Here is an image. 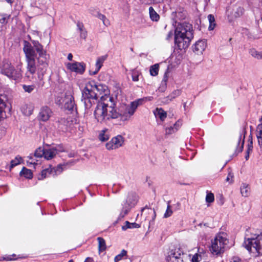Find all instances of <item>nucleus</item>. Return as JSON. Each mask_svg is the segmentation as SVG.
<instances>
[{
	"mask_svg": "<svg viewBox=\"0 0 262 262\" xmlns=\"http://www.w3.org/2000/svg\"><path fill=\"white\" fill-rule=\"evenodd\" d=\"M63 166L61 164H59L56 167H52L53 173L54 172L55 175L60 173L63 170Z\"/></svg>",
	"mask_w": 262,
	"mask_h": 262,
	"instance_id": "45",
	"label": "nucleus"
},
{
	"mask_svg": "<svg viewBox=\"0 0 262 262\" xmlns=\"http://www.w3.org/2000/svg\"><path fill=\"white\" fill-rule=\"evenodd\" d=\"M106 129L101 130L99 135V139L102 142H105L109 139V136L105 134Z\"/></svg>",
	"mask_w": 262,
	"mask_h": 262,
	"instance_id": "39",
	"label": "nucleus"
},
{
	"mask_svg": "<svg viewBox=\"0 0 262 262\" xmlns=\"http://www.w3.org/2000/svg\"><path fill=\"white\" fill-rule=\"evenodd\" d=\"M6 98L4 96H0V119L4 118L6 117V113L4 109L6 107Z\"/></svg>",
	"mask_w": 262,
	"mask_h": 262,
	"instance_id": "24",
	"label": "nucleus"
},
{
	"mask_svg": "<svg viewBox=\"0 0 262 262\" xmlns=\"http://www.w3.org/2000/svg\"><path fill=\"white\" fill-rule=\"evenodd\" d=\"M215 239L217 240L219 245H221L224 249L225 248V246L228 243V240L226 237V235L224 233H219L216 236Z\"/></svg>",
	"mask_w": 262,
	"mask_h": 262,
	"instance_id": "22",
	"label": "nucleus"
},
{
	"mask_svg": "<svg viewBox=\"0 0 262 262\" xmlns=\"http://www.w3.org/2000/svg\"><path fill=\"white\" fill-rule=\"evenodd\" d=\"M153 3L154 4H159L164 2V0H152Z\"/></svg>",
	"mask_w": 262,
	"mask_h": 262,
	"instance_id": "63",
	"label": "nucleus"
},
{
	"mask_svg": "<svg viewBox=\"0 0 262 262\" xmlns=\"http://www.w3.org/2000/svg\"><path fill=\"white\" fill-rule=\"evenodd\" d=\"M33 46L27 41H25L24 47L23 48L24 52L26 48H30L36 54H38V58H47V51L43 49V46L37 40H31Z\"/></svg>",
	"mask_w": 262,
	"mask_h": 262,
	"instance_id": "9",
	"label": "nucleus"
},
{
	"mask_svg": "<svg viewBox=\"0 0 262 262\" xmlns=\"http://www.w3.org/2000/svg\"><path fill=\"white\" fill-rule=\"evenodd\" d=\"M95 16L99 18L100 19L102 20L103 21V24L106 26H107L109 24V20L106 18L105 16L101 13H100L99 12H97L96 15H95Z\"/></svg>",
	"mask_w": 262,
	"mask_h": 262,
	"instance_id": "37",
	"label": "nucleus"
},
{
	"mask_svg": "<svg viewBox=\"0 0 262 262\" xmlns=\"http://www.w3.org/2000/svg\"><path fill=\"white\" fill-rule=\"evenodd\" d=\"M54 149H56V151L57 152V154L58 152H63L64 151L63 147L62 145H58L56 147H54Z\"/></svg>",
	"mask_w": 262,
	"mask_h": 262,
	"instance_id": "54",
	"label": "nucleus"
},
{
	"mask_svg": "<svg viewBox=\"0 0 262 262\" xmlns=\"http://www.w3.org/2000/svg\"><path fill=\"white\" fill-rule=\"evenodd\" d=\"M206 47V40H199L192 46V50L195 54H200L203 53Z\"/></svg>",
	"mask_w": 262,
	"mask_h": 262,
	"instance_id": "16",
	"label": "nucleus"
},
{
	"mask_svg": "<svg viewBox=\"0 0 262 262\" xmlns=\"http://www.w3.org/2000/svg\"><path fill=\"white\" fill-rule=\"evenodd\" d=\"M139 74L138 71H133L132 73V80L134 81H138L139 80Z\"/></svg>",
	"mask_w": 262,
	"mask_h": 262,
	"instance_id": "50",
	"label": "nucleus"
},
{
	"mask_svg": "<svg viewBox=\"0 0 262 262\" xmlns=\"http://www.w3.org/2000/svg\"><path fill=\"white\" fill-rule=\"evenodd\" d=\"M253 149V142H248V148L247 150L249 151H252Z\"/></svg>",
	"mask_w": 262,
	"mask_h": 262,
	"instance_id": "59",
	"label": "nucleus"
},
{
	"mask_svg": "<svg viewBox=\"0 0 262 262\" xmlns=\"http://www.w3.org/2000/svg\"><path fill=\"white\" fill-rule=\"evenodd\" d=\"M251 151H249L248 150H247L246 151V156H245V159L246 160H248L249 158V154H250V152Z\"/></svg>",
	"mask_w": 262,
	"mask_h": 262,
	"instance_id": "61",
	"label": "nucleus"
},
{
	"mask_svg": "<svg viewBox=\"0 0 262 262\" xmlns=\"http://www.w3.org/2000/svg\"><path fill=\"white\" fill-rule=\"evenodd\" d=\"M169 202L168 203L167 209L166 210L165 213L164 214V217L165 218L170 216L172 213V211L170 208V206L169 204Z\"/></svg>",
	"mask_w": 262,
	"mask_h": 262,
	"instance_id": "46",
	"label": "nucleus"
},
{
	"mask_svg": "<svg viewBox=\"0 0 262 262\" xmlns=\"http://www.w3.org/2000/svg\"><path fill=\"white\" fill-rule=\"evenodd\" d=\"M156 111L155 115L158 116L161 121H164L167 117V113L162 108H157Z\"/></svg>",
	"mask_w": 262,
	"mask_h": 262,
	"instance_id": "30",
	"label": "nucleus"
},
{
	"mask_svg": "<svg viewBox=\"0 0 262 262\" xmlns=\"http://www.w3.org/2000/svg\"><path fill=\"white\" fill-rule=\"evenodd\" d=\"M18 258H11V255H5L2 257L3 260L6 261L15 260Z\"/></svg>",
	"mask_w": 262,
	"mask_h": 262,
	"instance_id": "52",
	"label": "nucleus"
},
{
	"mask_svg": "<svg viewBox=\"0 0 262 262\" xmlns=\"http://www.w3.org/2000/svg\"><path fill=\"white\" fill-rule=\"evenodd\" d=\"M124 143V138L121 135L114 137L111 141L106 144V148L108 150L118 148L122 146Z\"/></svg>",
	"mask_w": 262,
	"mask_h": 262,
	"instance_id": "11",
	"label": "nucleus"
},
{
	"mask_svg": "<svg viewBox=\"0 0 262 262\" xmlns=\"http://www.w3.org/2000/svg\"><path fill=\"white\" fill-rule=\"evenodd\" d=\"M127 254V251L123 249L121 253L116 255L114 258L115 262H118L120 260L122 257Z\"/></svg>",
	"mask_w": 262,
	"mask_h": 262,
	"instance_id": "44",
	"label": "nucleus"
},
{
	"mask_svg": "<svg viewBox=\"0 0 262 262\" xmlns=\"http://www.w3.org/2000/svg\"><path fill=\"white\" fill-rule=\"evenodd\" d=\"M25 54L27 71L31 75L36 72L38 79L40 81L42 80L49 66L47 58H38L36 53L30 48L25 49Z\"/></svg>",
	"mask_w": 262,
	"mask_h": 262,
	"instance_id": "1",
	"label": "nucleus"
},
{
	"mask_svg": "<svg viewBox=\"0 0 262 262\" xmlns=\"http://www.w3.org/2000/svg\"><path fill=\"white\" fill-rule=\"evenodd\" d=\"M73 55L71 53H69L68 55V59L70 61L72 60Z\"/></svg>",
	"mask_w": 262,
	"mask_h": 262,
	"instance_id": "64",
	"label": "nucleus"
},
{
	"mask_svg": "<svg viewBox=\"0 0 262 262\" xmlns=\"http://www.w3.org/2000/svg\"><path fill=\"white\" fill-rule=\"evenodd\" d=\"M250 53L253 57L256 58L258 59L262 58V54L254 49H251Z\"/></svg>",
	"mask_w": 262,
	"mask_h": 262,
	"instance_id": "41",
	"label": "nucleus"
},
{
	"mask_svg": "<svg viewBox=\"0 0 262 262\" xmlns=\"http://www.w3.org/2000/svg\"><path fill=\"white\" fill-rule=\"evenodd\" d=\"M174 128L173 127L170 126L169 128L166 129V133L167 134H171L172 132H174Z\"/></svg>",
	"mask_w": 262,
	"mask_h": 262,
	"instance_id": "58",
	"label": "nucleus"
},
{
	"mask_svg": "<svg viewBox=\"0 0 262 262\" xmlns=\"http://www.w3.org/2000/svg\"><path fill=\"white\" fill-rule=\"evenodd\" d=\"M10 15L5 13L0 14V23L2 24H6L9 19Z\"/></svg>",
	"mask_w": 262,
	"mask_h": 262,
	"instance_id": "40",
	"label": "nucleus"
},
{
	"mask_svg": "<svg viewBox=\"0 0 262 262\" xmlns=\"http://www.w3.org/2000/svg\"><path fill=\"white\" fill-rule=\"evenodd\" d=\"M106 59L105 56H101L99 57L96 61V69L94 71H93L92 70H90L89 73L91 75H94L98 73L99 70L102 66V64L104 62V61Z\"/></svg>",
	"mask_w": 262,
	"mask_h": 262,
	"instance_id": "19",
	"label": "nucleus"
},
{
	"mask_svg": "<svg viewBox=\"0 0 262 262\" xmlns=\"http://www.w3.org/2000/svg\"><path fill=\"white\" fill-rule=\"evenodd\" d=\"M208 19L209 22L208 30L210 31L213 30L216 26L214 16L212 14H209L208 15Z\"/></svg>",
	"mask_w": 262,
	"mask_h": 262,
	"instance_id": "35",
	"label": "nucleus"
},
{
	"mask_svg": "<svg viewBox=\"0 0 262 262\" xmlns=\"http://www.w3.org/2000/svg\"><path fill=\"white\" fill-rule=\"evenodd\" d=\"M172 36H173V32H172V31H170L168 32V33L167 35L166 39H170V38H171Z\"/></svg>",
	"mask_w": 262,
	"mask_h": 262,
	"instance_id": "60",
	"label": "nucleus"
},
{
	"mask_svg": "<svg viewBox=\"0 0 262 262\" xmlns=\"http://www.w3.org/2000/svg\"><path fill=\"white\" fill-rule=\"evenodd\" d=\"M21 159H22L21 157L19 156H16L15 159L12 160L11 161L10 168H13L14 166L19 164L20 163Z\"/></svg>",
	"mask_w": 262,
	"mask_h": 262,
	"instance_id": "42",
	"label": "nucleus"
},
{
	"mask_svg": "<svg viewBox=\"0 0 262 262\" xmlns=\"http://www.w3.org/2000/svg\"><path fill=\"white\" fill-rule=\"evenodd\" d=\"M84 262H94V259L91 257H87Z\"/></svg>",
	"mask_w": 262,
	"mask_h": 262,
	"instance_id": "62",
	"label": "nucleus"
},
{
	"mask_svg": "<svg viewBox=\"0 0 262 262\" xmlns=\"http://www.w3.org/2000/svg\"><path fill=\"white\" fill-rule=\"evenodd\" d=\"M67 68L72 72L82 74L85 70V64L83 62H75L74 63H68Z\"/></svg>",
	"mask_w": 262,
	"mask_h": 262,
	"instance_id": "13",
	"label": "nucleus"
},
{
	"mask_svg": "<svg viewBox=\"0 0 262 262\" xmlns=\"http://www.w3.org/2000/svg\"><path fill=\"white\" fill-rule=\"evenodd\" d=\"M199 257H201V255L198 254H195L192 256L191 262H199L200 261L199 259Z\"/></svg>",
	"mask_w": 262,
	"mask_h": 262,
	"instance_id": "53",
	"label": "nucleus"
},
{
	"mask_svg": "<svg viewBox=\"0 0 262 262\" xmlns=\"http://www.w3.org/2000/svg\"><path fill=\"white\" fill-rule=\"evenodd\" d=\"M214 194L210 192V193H207V194L206 195V201L207 202V203H212L214 201Z\"/></svg>",
	"mask_w": 262,
	"mask_h": 262,
	"instance_id": "47",
	"label": "nucleus"
},
{
	"mask_svg": "<svg viewBox=\"0 0 262 262\" xmlns=\"http://www.w3.org/2000/svg\"><path fill=\"white\" fill-rule=\"evenodd\" d=\"M193 38L192 25L189 23H179L174 30V43L179 50L187 48Z\"/></svg>",
	"mask_w": 262,
	"mask_h": 262,
	"instance_id": "2",
	"label": "nucleus"
},
{
	"mask_svg": "<svg viewBox=\"0 0 262 262\" xmlns=\"http://www.w3.org/2000/svg\"><path fill=\"white\" fill-rule=\"evenodd\" d=\"M244 12V9L238 5H234L229 6L226 10V15L229 23L241 16Z\"/></svg>",
	"mask_w": 262,
	"mask_h": 262,
	"instance_id": "10",
	"label": "nucleus"
},
{
	"mask_svg": "<svg viewBox=\"0 0 262 262\" xmlns=\"http://www.w3.org/2000/svg\"><path fill=\"white\" fill-rule=\"evenodd\" d=\"M20 176H24L27 179H31L33 178V173L30 169L24 167L19 173Z\"/></svg>",
	"mask_w": 262,
	"mask_h": 262,
	"instance_id": "28",
	"label": "nucleus"
},
{
	"mask_svg": "<svg viewBox=\"0 0 262 262\" xmlns=\"http://www.w3.org/2000/svg\"><path fill=\"white\" fill-rule=\"evenodd\" d=\"M241 192L243 196H248L250 193V187L248 184H243L241 187Z\"/></svg>",
	"mask_w": 262,
	"mask_h": 262,
	"instance_id": "33",
	"label": "nucleus"
},
{
	"mask_svg": "<svg viewBox=\"0 0 262 262\" xmlns=\"http://www.w3.org/2000/svg\"><path fill=\"white\" fill-rule=\"evenodd\" d=\"M56 154L57 152L54 148L45 149L43 157L49 160L53 158Z\"/></svg>",
	"mask_w": 262,
	"mask_h": 262,
	"instance_id": "25",
	"label": "nucleus"
},
{
	"mask_svg": "<svg viewBox=\"0 0 262 262\" xmlns=\"http://www.w3.org/2000/svg\"><path fill=\"white\" fill-rule=\"evenodd\" d=\"M77 27L80 33V37L82 38L85 39L87 36V32L84 28V25L82 23L78 21Z\"/></svg>",
	"mask_w": 262,
	"mask_h": 262,
	"instance_id": "29",
	"label": "nucleus"
},
{
	"mask_svg": "<svg viewBox=\"0 0 262 262\" xmlns=\"http://www.w3.org/2000/svg\"><path fill=\"white\" fill-rule=\"evenodd\" d=\"M256 136H262V124H258L256 128Z\"/></svg>",
	"mask_w": 262,
	"mask_h": 262,
	"instance_id": "51",
	"label": "nucleus"
},
{
	"mask_svg": "<svg viewBox=\"0 0 262 262\" xmlns=\"http://www.w3.org/2000/svg\"><path fill=\"white\" fill-rule=\"evenodd\" d=\"M2 74L15 80H18L22 77V71L20 68L15 69L8 60H4L1 67Z\"/></svg>",
	"mask_w": 262,
	"mask_h": 262,
	"instance_id": "6",
	"label": "nucleus"
},
{
	"mask_svg": "<svg viewBox=\"0 0 262 262\" xmlns=\"http://www.w3.org/2000/svg\"><path fill=\"white\" fill-rule=\"evenodd\" d=\"M230 262H242L241 259L237 256H233Z\"/></svg>",
	"mask_w": 262,
	"mask_h": 262,
	"instance_id": "57",
	"label": "nucleus"
},
{
	"mask_svg": "<svg viewBox=\"0 0 262 262\" xmlns=\"http://www.w3.org/2000/svg\"><path fill=\"white\" fill-rule=\"evenodd\" d=\"M149 13L150 18L152 21H157L159 20L160 16L156 12L153 7H150L149 8Z\"/></svg>",
	"mask_w": 262,
	"mask_h": 262,
	"instance_id": "31",
	"label": "nucleus"
},
{
	"mask_svg": "<svg viewBox=\"0 0 262 262\" xmlns=\"http://www.w3.org/2000/svg\"><path fill=\"white\" fill-rule=\"evenodd\" d=\"M142 100L138 99L131 102L129 105L122 104L118 108V118L121 120L126 121L133 116L138 106L142 103Z\"/></svg>",
	"mask_w": 262,
	"mask_h": 262,
	"instance_id": "4",
	"label": "nucleus"
},
{
	"mask_svg": "<svg viewBox=\"0 0 262 262\" xmlns=\"http://www.w3.org/2000/svg\"><path fill=\"white\" fill-rule=\"evenodd\" d=\"M168 74H169V68H167L166 71H165L162 82H164L165 85H166V82L168 80Z\"/></svg>",
	"mask_w": 262,
	"mask_h": 262,
	"instance_id": "49",
	"label": "nucleus"
},
{
	"mask_svg": "<svg viewBox=\"0 0 262 262\" xmlns=\"http://www.w3.org/2000/svg\"><path fill=\"white\" fill-rule=\"evenodd\" d=\"M138 196L135 192L128 193L126 201L122 204V207L119 214L118 220L123 219L130 211L131 208L137 203Z\"/></svg>",
	"mask_w": 262,
	"mask_h": 262,
	"instance_id": "7",
	"label": "nucleus"
},
{
	"mask_svg": "<svg viewBox=\"0 0 262 262\" xmlns=\"http://www.w3.org/2000/svg\"><path fill=\"white\" fill-rule=\"evenodd\" d=\"M181 91L180 90H176L173 91L169 96L163 98L162 102L164 103H168L172 99L180 95Z\"/></svg>",
	"mask_w": 262,
	"mask_h": 262,
	"instance_id": "23",
	"label": "nucleus"
},
{
	"mask_svg": "<svg viewBox=\"0 0 262 262\" xmlns=\"http://www.w3.org/2000/svg\"><path fill=\"white\" fill-rule=\"evenodd\" d=\"M64 108L68 111H73L74 108L76 110L74 98L71 96L69 98H66L64 100Z\"/></svg>",
	"mask_w": 262,
	"mask_h": 262,
	"instance_id": "18",
	"label": "nucleus"
},
{
	"mask_svg": "<svg viewBox=\"0 0 262 262\" xmlns=\"http://www.w3.org/2000/svg\"><path fill=\"white\" fill-rule=\"evenodd\" d=\"M172 14L173 15L178 19L183 20L186 18L187 13L184 8H179L177 9L176 11L172 12Z\"/></svg>",
	"mask_w": 262,
	"mask_h": 262,
	"instance_id": "20",
	"label": "nucleus"
},
{
	"mask_svg": "<svg viewBox=\"0 0 262 262\" xmlns=\"http://www.w3.org/2000/svg\"><path fill=\"white\" fill-rule=\"evenodd\" d=\"M52 114L53 112L49 107L43 106L40 110L38 115V119L40 121L46 122L50 119Z\"/></svg>",
	"mask_w": 262,
	"mask_h": 262,
	"instance_id": "15",
	"label": "nucleus"
},
{
	"mask_svg": "<svg viewBox=\"0 0 262 262\" xmlns=\"http://www.w3.org/2000/svg\"><path fill=\"white\" fill-rule=\"evenodd\" d=\"M258 141V144L261 149H262V136H256Z\"/></svg>",
	"mask_w": 262,
	"mask_h": 262,
	"instance_id": "56",
	"label": "nucleus"
},
{
	"mask_svg": "<svg viewBox=\"0 0 262 262\" xmlns=\"http://www.w3.org/2000/svg\"><path fill=\"white\" fill-rule=\"evenodd\" d=\"M97 100V94L93 90L91 80L85 83L84 88L82 90L81 101L83 102L85 108L89 109Z\"/></svg>",
	"mask_w": 262,
	"mask_h": 262,
	"instance_id": "5",
	"label": "nucleus"
},
{
	"mask_svg": "<svg viewBox=\"0 0 262 262\" xmlns=\"http://www.w3.org/2000/svg\"><path fill=\"white\" fill-rule=\"evenodd\" d=\"M97 240L99 243L98 248L99 252L105 251L106 248L105 240L101 237H98Z\"/></svg>",
	"mask_w": 262,
	"mask_h": 262,
	"instance_id": "34",
	"label": "nucleus"
},
{
	"mask_svg": "<svg viewBox=\"0 0 262 262\" xmlns=\"http://www.w3.org/2000/svg\"><path fill=\"white\" fill-rule=\"evenodd\" d=\"M139 227H140V225L136 223H129L128 221H126L125 225L122 227V229L126 230L129 228H139Z\"/></svg>",
	"mask_w": 262,
	"mask_h": 262,
	"instance_id": "32",
	"label": "nucleus"
},
{
	"mask_svg": "<svg viewBox=\"0 0 262 262\" xmlns=\"http://www.w3.org/2000/svg\"><path fill=\"white\" fill-rule=\"evenodd\" d=\"M53 173L52 167L51 165L49 166V168L43 169L41 173L39 175L38 177V179L39 180H42L46 178L48 174H50Z\"/></svg>",
	"mask_w": 262,
	"mask_h": 262,
	"instance_id": "27",
	"label": "nucleus"
},
{
	"mask_svg": "<svg viewBox=\"0 0 262 262\" xmlns=\"http://www.w3.org/2000/svg\"><path fill=\"white\" fill-rule=\"evenodd\" d=\"M182 125V121L181 120H178L177 122H176L174 125L173 127L174 129L177 130L178 128Z\"/></svg>",
	"mask_w": 262,
	"mask_h": 262,
	"instance_id": "55",
	"label": "nucleus"
},
{
	"mask_svg": "<svg viewBox=\"0 0 262 262\" xmlns=\"http://www.w3.org/2000/svg\"><path fill=\"white\" fill-rule=\"evenodd\" d=\"M107 97L111 104L99 101L94 113L95 119L101 123L110 119L118 118V108L114 103L113 98Z\"/></svg>",
	"mask_w": 262,
	"mask_h": 262,
	"instance_id": "3",
	"label": "nucleus"
},
{
	"mask_svg": "<svg viewBox=\"0 0 262 262\" xmlns=\"http://www.w3.org/2000/svg\"><path fill=\"white\" fill-rule=\"evenodd\" d=\"M211 250L212 252L215 253L216 254H221L224 252V248L221 245H219L217 240L215 238L212 242Z\"/></svg>",
	"mask_w": 262,
	"mask_h": 262,
	"instance_id": "21",
	"label": "nucleus"
},
{
	"mask_svg": "<svg viewBox=\"0 0 262 262\" xmlns=\"http://www.w3.org/2000/svg\"><path fill=\"white\" fill-rule=\"evenodd\" d=\"M159 69V64L158 63L155 64L150 67V74L152 76H156L158 74Z\"/></svg>",
	"mask_w": 262,
	"mask_h": 262,
	"instance_id": "36",
	"label": "nucleus"
},
{
	"mask_svg": "<svg viewBox=\"0 0 262 262\" xmlns=\"http://www.w3.org/2000/svg\"><path fill=\"white\" fill-rule=\"evenodd\" d=\"M35 86L34 85H23V89L25 92L31 93L34 89Z\"/></svg>",
	"mask_w": 262,
	"mask_h": 262,
	"instance_id": "43",
	"label": "nucleus"
},
{
	"mask_svg": "<svg viewBox=\"0 0 262 262\" xmlns=\"http://www.w3.org/2000/svg\"><path fill=\"white\" fill-rule=\"evenodd\" d=\"M91 84H93V90L97 94V99L102 94L106 96L108 92L107 86L105 84L99 83L95 80H91Z\"/></svg>",
	"mask_w": 262,
	"mask_h": 262,
	"instance_id": "12",
	"label": "nucleus"
},
{
	"mask_svg": "<svg viewBox=\"0 0 262 262\" xmlns=\"http://www.w3.org/2000/svg\"><path fill=\"white\" fill-rule=\"evenodd\" d=\"M72 121L70 118H61L58 121V128L62 132L67 131L68 127L71 124Z\"/></svg>",
	"mask_w": 262,
	"mask_h": 262,
	"instance_id": "17",
	"label": "nucleus"
},
{
	"mask_svg": "<svg viewBox=\"0 0 262 262\" xmlns=\"http://www.w3.org/2000/svg\"><path fill=\"white\" fill-rule=\"evenodd\" d=\"M243 246L250 252H255L259 255L262 246V233L255 238L245 239Z\"/></svg>",
	"mask_w": 262,
	"mask_h": 262,
	"instance_id": "8",
	"label": "nucleus"
},
{
	"mask_svg": "<svg viewBox=\"0 0 262 262\" xmlns=\"http://www.w3.org/2000/svg\"><path fill=\"white\" fill-rule=\"evenodd\" d=\"M234 177L233 173L231 172V171H229L228 172V176L226 178V182H229V183H231L233 182V179Z\"/></svg>",
	"mask_w": 262,
	"mask_h": 262,
	"instance_id": "48",
	"label": "nucleus"
},
{
	"mask_svg": "<svg viewBox=\"0 0 262 262\" xmlns=\"http://www.w3.org/2000/svg\"><path fill=\"white\" fill-rule=\"evenodd\" d=\"M45 151V148L39 147L35 150L34 152V156L37 158H41L44 156Z\"/></svg>",
	"mask_w": 262,
	"mask_h": 262,
	"instance_id": "38",
	"label": "nucleus"
},
{
	"mask_svg": "<svg viewBox=\"0 0 262 262\" xmlns=\"http://www.w3.org/2000/svg\"><path fill=\"white\" fill-rule=\"evenodd\" d=\"M184 254L180 249L177 250H171L170 255L167 257L168 262H183V256Z\"/></svg>",
	"mask_w": 262,
	"mask_h": 262,
	"instance_id": "14",
	"label": "nucleus"
},
{
	"mask_svg": "<svg viewBox=\"0 0 262 262\" xmlns=\"http://www.w3.org/2000/svg\"><path fill=\"white\" fill-rule=\"evenodd\" d=\"M246 133H247V132H246V128H244L243 129V131H242V133L241 134L240 136L239 137L238 146L239 145L240 142L242 140V134H243L244 137H243V139L242 141V144H241V146H239V147H237L236 148L235 152L239 153L243 151V148H244V143H245V136H246Z\"/></svg>",
	"mask_w": 262,
	"mask_h": 262,
	"instance_id": "26",
	"label": "nucleus"
}]
</instances>
